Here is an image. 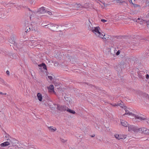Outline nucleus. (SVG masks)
Returning <instances> with one entry per match:
<instances>
[{"label":"nucleus","mask_w":149,"mask_h":149,"mask_svg":"<svg viewBox=\"0 0 149 149\" xmlns=\"http://www.w3.org/2000/svg\"><path fill=\"white\" fill-rule=\"evenodd\" d=\"M31 25L32 26L31 28L29 27L28 29H29V31L31 30V31H36V29L35 28V27L36 26V23L34 22H32L31 23Z\"/></svg>","instance_id":"obj_8"},{"label":"nucleus","mask_w":149,"mask_h":149,"mask_svg":"<svg viewBox=\"0 0 149 149\" xmlns=\"http://www.w3.org/2000/svg\"><path fill=\"white\" fill-rule=\"evenodd\" d=\"M148 1V2L149 3V1Z\"/></svg>","instance_id":"obj_64"},{"label":"nucleus","mask_w":149,"mask_h":149,"mask_svg":"<svg viewBox=\"0 0 149 149\" xmlns=\"http://www.w3.org/2000/svg\"><path fill=\"white\" fill-rule=\"evenodd\" d=\"M10 144V143L9 142L6 141L1 143L0 144V146L1 147H5L7 146Z\"/></svg>","instance_id":"obj_13"},{"label":"nucleus","mask_w":149,"mask_h":149,"mask_svg":"<svg viewBox=\"0 0 149 149\" xmlns=\"http://www.w3.org/2000/svg\"><path fill=\"white\" fill-rule=\"evenodd\" d=\"M112 48L113 49H114V48L113 47H112Z\"/></svg>","instance_id":"obj_63"},{"label":"nucleus","mask_w":149,"mask_h":149,"mask_svg":"<svg viewBox=\"0 0 149 149\" xmlns=\"http://www.w3.org/2000/svg\"><path fill=\"white\" fill-rule=\"evenodd\" d=\"M146 123H149V120H147L146 121Z\"/></svg>","instance_id":"obj_54"},{"label":"nucleus","mask_w":149,"mask_h":149,"mask_svg":"<svg viewBox=\"0 0 149 149\" xmlns=\"http://www.w3.org/2000/svg\"><path fill=\"white\" fill-rule=\"evenodd\" d=\"M32 16V17H33V16H34V15H33V14H31V15H30V19H31V17Z\"/></svg>","instance_id":"obj_47"},{"label":"nucleus","mask_w":149,"mask_h":149,"mask_svg":"<svg viewBox=\"0 0 149 149\" xmlns=\"http://www.w3.org/2000/svg\"><path fill=\"white\" fill-rule=\"evenodd\" d=\"M121 123L122 125L125 127H127L128 125V124L127 122L123 120L121 121Z\"/></svg>","instance_id":"obj_14"},{"label":"nucleus","mask_w":149,"mask_h":149,"mask_svg":"<svg viewBox=\"0 0 149 149\" xmlns=\"http://www.w3.org/2000/svg\"><path fill=\"white\" fill-rule=\"evenodd\" d=\"M123 65H118L116 68V70L118 72H120L122 71V69L123 68Z\"/></svg>","instance_id":"obj_11"},{"label":"nucleus","mask_w":149,"mask_h":149,"mask_svg":"<svg viewBox=\"0 0 149 149\" xmlns=\"http://www.w3.org/2000/svg\"><path fill=\"white\" fill-rule=\"evenodd\" d=\"M101 22H105L107 21V20L104 19H102L101 20Z\"/></svg>","instance_id":"obj_41"},{"label":"nucleus","mask_w":149,"mask_h":149,"mask_svg":"<svg viewBox=\"0 0 149 149\" xmlns=\"http://www.w3.org/2000/svg\"><path fill=\"white\" fill-rule=\"evenodd\" d=\"M149 56V53L146 52L144 55V56L146 57H147Z\"/></svg>","instance_id":"obj_29"},{"label":"nucleus","mask_w":149,"mask_h":149,"mask_svg":"<svg viewBox=\"0 0 149 149\" xmlns=\"http://www.w3.org/2000/svg\"><path fill=\"white\" fill-rule=\"evenodd\" d=\"M47 11L45 10V8L44 7H42L39 8L38 11L36 12H35L34 13L36 14L37 13L39 14H42L46 12Z\"/></svg>","instance_id":"obj_4"},{"label":"nucleus","mask_w":149,"mask_h":149,"mask_svg":"<svg viewBox=\"0 0 149 149\" xmlns=\"http://www.w3.org/2000/svg\"><path fill=\"white\" fill-rule=\"evenodd\" d=\"M38 66L39 67H42L45 70H47V68L46 66L45 63H42L41 64L39 65Z\"/></svg>","instance_id":"obj_17"},{"label":"nucleus","mask_w":149,"mask_h":149,"mask_svg":"<svg viewBox=\"0 0 149 149\" xmlns=\"http://www.w3.org/2000/svg\"><path fill=\"white\" fill-rule=\"evenodd\" d=\"M45 26H47V28H48L50 29L53 31H61L58 29V26L55 24H49Z\"/></svg>","instance_id":"obj_1"},{"label":"nucleus","mask_w":149,"mask_h":149,"mask_svg":"<svg viewBox=\"0 0 149 149\" xmlns=\"http://www.w3.org/2000/svg\"><path fill=\"white\" fill-rule=\"evenodd\" d=\"M140 128H138L137 127L133 125H130L128 127L129 131H132L135 132L139 131Z\"/></svg>","instance_id":"obj_3"},{"label":"nucleus","mask_w":149,"mask_h":149,"mask_svg":"<svg viewBox=\"0 0 149 149\" xmlns=\"http://www.w3.org/2000/svg\"><path fill=\"white\" fill-rule=\"evenodd\" d=\"M141 20V22H142V21L143 20L142 19H140L139 18H138L136 20V22H139V21H138L139 20Z\"/></svg>","instance_id":"obj_37"},{"label":"nucleus","mask_w":149,"mask_h":149,"mask_svg":"<svg viewBox=\"0 0 149 149\" xmlns=\"http://www.w3.org/2000/svg\"><path fill=\"white\" fill-rule=\"evenodd\" d=\"M146 26L148 28H149V20L146 22Z\"/></svg>","instance_id":"obj_34"},{"label":"nucleus","mask_w":149,"mask_h":149,"mask_svg":"<svg viewBox=\"0 0 149 149\" xmlns=\"http://www.w3.org/2000/svg\"><path fill=\"white\" fill-rule=\"evenodd\" d=\"M26 32H28L29 31H29V29H27V28H26Z\"/></svg>","instance_id":"obj_46"},{"label":"nucleus","mask_w":149,"mask_h":149,"mask_svg":"<svg viewBox=\"0 0 149 149\" xmlns=\"http://www.w3.org/2000/svg\"><path fill=\"white\" fill-rule=\"evenodd\" d=\"M47 12L49 15H51L52 14V13L49 11H47Z\"/></svg>","instance_id":"obj_40"},{"label":"nucleus","mask_w":149,"mask_h":149,"mask_svg":"<svg viewBox=\"0 0 149 149\" xmlns=\"http://www.w3.org/2000/svg\"><path fill=\"white\" fill-rule=\"evenodd\" d=\"M48 77L51 80H52L53 79L52 77L51 76H48Z\"/></svg>","instance_id":"obj_39"},{"label":"nucleus","mask_w":149,"mask_h":149,"mask_svg":"<svg viewBox=\"0 0 149 149\" xmlns=\"http://www.w3.org/2000/svg\"><path fill=\"white\" fill-rule=\"evenodd\" d=\"M88 24H87V26L88 29L89 30L91 31L93 28L92 27V25L89 19V22L88 23Z\"/></svg>","instance_id":"obj_12"},{"label":"nucleus","mask_w":149,"mask_h":149,"mask_svg":"<svg viewBox=\"0 0 149 149\" xmlns=\"http://www.w3.org/2000/svg\"><path fill=\"white\" fill-rule=\"evenodd\" d=\"M114 53H115V50L116 51V49H115L114 50Z\"/></svg>","instance_id":"obj_56"},{"label":"nucleus","mask_w":149,"mask_h":149,"mask_svg":"<svg viewBox=\"0 0 149 149\" xmlns=\"http://www.w3.org/2000/svg\"><path fill=\"white\" fill-rule=\"evenodd\" d=\"M6 93H3V95H6Z\"/></svg>","instance_id":"obj_57"},{"label":"nucleus","mask_w":149,"mask_h":149,"mask_svg":"<svg viewBox=\"0 0 149 149\" xmlns=\"http://www.w3.org/2000/svg\"><path fill=\"white\" fill-rule=\"evenodd\" d=\"M132 4H133V5L134 6L135 8H137V7H140V6L139 5H138V4H136L134 3H132Z\"/></svg>","instance_id":"obj_28"},{"label":"nucleus","mask_w":149,"mask_h":149,"mask_svg":"<svg viewBox=\"0 0 149 149\" xmlns=\"http://www.w3.org/2000/svg\"><path fill=\"white\" fill-rule=\"evenodd\" d=\"M146 77L147 79H148L149 78V75L148 74H147L146 75Z\"/></svg>","instance_id":"obj_43"},{"label":"nucleus","mask_w":149,"mask_h":149,"mask_svg":"<svg viewBox=\"0 0 149 149\" xmlns=\"http://www.w3.org/2000/svg\"><path fill=\"white\" fill-rule=\"evenodd\" d=\"M41 25L42 26H46V25H44L43 24H41Z\"/></svg>","instance_id":"obj_51"},{"label":"nucleus","mask_w":149,"mask_h":149,"mask_svg":"<svg viewBox=\"0 0 149 149\" xmlns=\"http://www.w3.org/2000/svg\"><path fill=\"white\" fill-rule=\"evenodd\" d=\"M6 15H4L3 12H1L0 13V18H3L5 17Z\"/></svg>","instance_id":"obj_25"},{"label":"nucleus","mask_w":149,"mask_h":149,"mask_svg":"<svg viewBox=\"0 0 149 149\" xmlns=\"http://www.w3.org/2000/svg\"><path fill=\"white\" fill-rule=\"evenodd\" d=\"M45 27H46L45 28H47V26H45Z\"/></svg>","instance_id":"obj_59"},{"label":"nucleus","mask_w":149,"mask_h":149,"mask_svg":"<svg viewBox=\"0 0 149 149\" xmlns=\"http://www.w3.org/2000/svg\"><path fill=\"white\" fill-rule=\"evenodd\" d=\"M57 109L59 111H65L67 110V107L65 106H60L57 105Z\"/></svg>","instance_id":"obj_5"},{"label":"nucleus","mask_w":149,"mask_h":149,"mask_svg":"<svg viewBox=\"0 0 149 149\" xmlns=\"http://www.w3.org/2000/svg\"><path fill=\"white\" fill-rule=\"evenodd\" d=\"M48 89H49L50 90L52 91H53L54 93H56L54 91V87L53 85H50L49 86V87H48Z\"/></svg>","instance_id":"obj_23"},{"label":"nucleus","mask_w":149,"mask_h":149,"mask_svg":"<svg viewBox=\"0 0 149 149\" xmlns=\"http://www.w3.org/2000/svg\"><path fill=\"white\" fill-rule=\"evenodd\" d=\"M129 2L130 3L132 4V3H133L132 0H129Z\"/></svg>","instance_id":"obj_48"},{"label":"nucleus","mask_w":149,"mask_h":149,"mask_svg":"<svg viewBox=\"0 0 149 149\" xmlns=\"http://www.w3.org/2000/svg\"><path fill=\"white\" fill-rule=\"evenodd\" d=\"M60 140L63 143H65L67 141V140H65L62 138H60Z\"/></svg>","instance_id":"obj_31"},{"label":"nucleus","mask_w":149,"mask_h":149,"mask_svg":"<svg viewBox=\"0 0 149 149\" xmlns=\"http://www.w3.org/2000/svg\"><path fill=\"white\" fill-rule=\"evenodd\" d=\"M28 10H29V11H31L32 12H33V13H34V12H33V11H32L29 8H28Z\"/></svg>","instance_id":"obj_53"},{"label":"nucleus","mask_w":149,"mask_h":149,"mask_svg":"<svg viewBox=\"0 0 149 149\" xmlns=\"http://www.w3.org/2000/svg\"><path fill=\"white\" fill-rule=\"evenodd\" d=\"M31 1H30V3H32L33 2V0H31Z\"/></svg>","instance_id":"obj_50"},{"label":"nucleus","mask_w":149,"mask_h":149,"mask_svg":"<svg viewBox=\"0 0 149 149\" xmlns=\"http://www.w3.org/2000/svg\"><path fill=\"white\" fill-rule=\"evenodd\" d=\"M139 130V132H142V133H143L144 134H149V130L146 128L144 127L140 128Z\"/></svg>","instance_id":"obj_6"},{"label":"nucleus","mask_w":149,"mask_h":149,"mask_svg":"<svg viewBox=\"0 0 149 149\" xmlns=\"http://www.w3.org/2000/svg\"><path fill=\"white\" fill-rule=\"evenodd\" d=\"M138 76L139 78L140 79H143V77L140 74V73H138Z\"/></svg>","instance_id":"obj_32"},{"label":"nucleus","mask_w":149,"mask_h":149,"mask_svg":"<svg viewBox=\"0 0 149 149\" xmlns=\"http://www.w3.org/2000/svg\"><path fill=\"white\" fill-rule=\"evenodd\" d=\"M48 129L51 132H54L56 130V127H54V128H52V126L48 127Z\"/></svg>","instance_id":"obj_20"},{"label":"nucleus","mask_w":149,"mask_h":149,"mask_svg":"<svg viewBox=\"0 0 149 149\" xmlns=\"http://www.w3.org/2000/svg\"><path fill=\"white\" fill-rule=\"evenodd\" d=\"M95 136V135L94 134H93L91 136L92 137H94Z\"/></svg>","instance_id":"obj_52"},{"label":"nucleus","mask_w":149,"mask_h":149,"mask_svg":"<svg viewBox=\"0 0 149 149\" xmlns=\"http://www.w3.org/2000/svg\"><path fill=\"white\" fill-rule=\"evenodd\" d=\"M120 50H118L116 53V55H119L120 54Z\"/></svg>","instance_id":"obj_36"},{"label":"nucleus","mask_w":149,"mask_h":149,"mask_svg":"<svg viewBox=\"0 0 149 149\" xmlns=\"http://www.w3.org/2000/svg\"><path fill=\"white\" fill-rule=\"evenodd\" d=\"M66 110L67 111L72 114H75V113H76L74 111L70 109H69L68 108V109H67Z\"/></svg>","instance_id":"obj_24"},{"label":"nucleus","mask_w":149,"mask_h":149,"mask_svg":"<svg viewBox=\"0 0 149 149\" xmlns=\"http://www.w3.org/2000/svg\"><path fill=\"white\" fill-rule=\"evenodd\" d=\"M69 59L70 61H74L76 59V57H74V56H70L69 58Z\"/></svg>","instance_id":"obj_22"},{"label":"nucleus","mask_w":149,"mask_h":149,"mask_svg":"<svg viewBox=\"0 0 149 149\" xmlns=\"http://www.w3.org/2000/svg\"><path fill=\"white\" fill-rule=\"evenodd\" d=\"M148 99H149V95L148 97Z\"/></svg>","instance_id":"obj_58"},{"label":"nucleus","mask_w":149,"mask_h":149,"mask_svg":"<svg viewBox=\"0 0 149 149\" xmlns=\"http://www.w3.org/2000/svg\"><path fill=\"white\" fill-rule=\"evenodd\" d=\"M126 112L125 114H124L123 116H124L125 114L128 115H132L135 117L136 119H139L141 120H144L146 119L144 118L139 116L137 115H135V114H133L131 112H130L128 111L125 110Z\"/></svg>","instance_id":"obj_2"},{"label":"nucleus","mask_w":149,"mask_h":149,"mask_svg":"<svg viewBox=\"0 0 149 149\" xmlns=\"http://www.w3.org/2000/svg\"><path fill=\"white\" fill-rule=\"evenodd\" d=\"M134 49L133 50H137L138 49L139 45L138 43H136L134 45Z\"/></svg>","instance_id":"obj_21"},{"label":"nucleus","mask_w":149,"mask_h":149,"mask_svg":"<svg viewBox=\"0 0 149 149\" xmlns=\"http://www.w3.org/2000/svg\"><path fill=\"white\" fill-rule=\"evenodd\" d=\"M86 83V84H87V85H89V84L88 83ZM89 85H91V86H94L93 85H92V84H89Z\"/></svg>","instance_id":"obj_49"},{"label":"nucleus","mask_w":149,"mask_h":149,"mask_svg":"<svg viewBox=\"0 0 149 149\" xmlns=\"http://www.w3.org/2000/svg\"><path fill=\"white\" fill-rule=\"evenodd\" d=\"M148 0H146V1H148Z\"/></svg>","instance_id":"obj_60"},{"label":"nucleus","mask_w":149,"mask_h":149,"mask_svg":"<svg viewBox=\"0 0 149 149\" xmlns=\"http://www.w3.org/2000/svg\"><path fill=\"white\" fill-rule=\"evenodd\" d=\"M58 65V63L57 62H56L54 63V65L55 66H57Z\"/></svg>","instance_id":"obj_45"},{"label":"nucleus","mask_w":149,"mask_h":149,"mask_svg":"<svg viewBox=\"0 0 149 149\" xmlns=\"http://www.w3.org/2000/svg\"><path fill=\"white\" fill-rule=\"evenodd\" d=\"M108 36L107 37H106L105 38H104V39H108L109 38V39H110L111 38V36Z\"/></svg>","instance_id":"obj_33"},{"label":"nucleus","mask_w":149,"mask_h":149,"mask_svg":"<svg viewBox=\"0 0 149 149\" xmlns=\"http://www.w3.org/2000/svg\"><path fill=\"white\" fill-rule=\"evenodd\" d=\"M74 6L77 8H80V6H81V4H76L74 5Z\"/></svg>","instance_id":"obj_27"},{"label":"nucleus","mask_w":149,"mask_h":149,"mask_svg":"<svg viewBox=\"0 0 149 149\" xmlns=\"http://www.w3.org/2000/svg\"><path fill=\"white\" fill-rule=\"evenodd\" d=\"M116 1L118 2V3H123V2H125V1H123L122 2H121V1L120 0H116Z\"/></svg>","instance_id":"obj_38"},{"label":"nucleus","mask_w":149,"mask_h":149,"mask_svg":"<svg viewBox=\"0 0 149 149\" xmlns=\"http://www.w3.org/2000/svg\"><path fill=\"white\" fill-rule=\"evenodd\" d=\"M115 137L116 139L119 140L120 139H123V137L122 136H121V135H119L117 134L115 135Z\"/></svg>","instance_id":"obj_18"},{"label":"nucleus","mask_w":149,"mask_h":149,"mask_svg":"<svg viewBox=\"0 0 149 149\" xmlns=\"http://www.w3.org/2000/svg\"><path fill=\"white\" fill-rule=\"evenodd\" d=\"M26 146L24 144H23L22 143H20L19 144V149H25Z\"/></svg>","instance_id":"obj_16"},{"label":"nucleus","mask_w":149,"mask_h":149,"mask_svg":"<svg viewBox=\"0 0 149 149\" xmlns=\"http://www.w3.org/2000/svg\"><path fill=\"white\" fill-rule=\"evenodd\" d=\"M99 29L100 27L99 26L93 27L91 31L94 33L96 36H97V34L99 33L100 32L99 31Z\"/></svg>","instance_id":"obj_7"},{"label":"nucleus","mask_w":149,"mask_h":149,"mask_svg":"<svg viewBox=\"0 0 149 149\" xmlns=\"http://www.w3.org/2000/svg\"><path fill=\"white\" fill-rule=\"evenodd\" d=\"M0 94L3 95V93L2 92H0Z\"/></svg>","instance_id":"obj_55"},{"label":"nucleus","mask_w":149,"mask_h":149,"mask_svg":"<svg viewBox=\"0 0 149 149\" xmlns=\"http://www.w3.org/2000/svg\"><path fill=\"white\" fill-rule=\"evenodd\" d=\"M37 96L38 100L40 101H41L42 99V95L40 93H38L37 94Z\"/></svg>","instance_id":"obj_19"},{"label":"nucleus","mask_w":149,"mask_h":149,"mask_svg":"<svg viewBox=\"0 0 149 149\" xmlns=\"http://www.w3.org/2000/svg\"><path fill=\"white\" fill-rule=\"evenodd\" d=\"M108 50H109L108 51L110 52V53H111V54H112L113 53H112L111 52V48L110 49L109 48L108 49Z\"/></svg>","instance_id":"obj_42"},{"label":"nucleus","mask_w":149,"mask_h":149,"mask_svg":"<svg viewBox=\"0 0 149 149\" xmlns=\"http://www.w3.org/2000/svg\"><path fill=\"white\" fill-rule=\"evenodd\" d=\"M99 33V34L97 35V37H99L100 38L104 39L103 37L105 36V34L104 33H103V34L101 33L100 32Z\"/></svg>","instance_id":"obj_15"},{"label":"nucleus","mask_w":149,"mask_h":149,"mask_svg":"<svg viewBox=\"0 0 149 149\" xmlns=\"http://www.w3.org/2000/svg\"><path fill=\"white\" fill-rule=\"evenodd\" d=\"M9 73H10V72L9 71H8V70L6 71V73L8 75H9Z\"/></svg>","instance_id":"obj_44"},{"label":"nucleus","mask_w":149,"mask_h":149,"mask_svg":"<svg viewBox=\"0 0 149 149\" xmlns=\"http://www.w3.org/2000/svg\"><path fill=\"white\" fill-rule=\"evenodd\" d=\"M6 137H7V136H6Z\"/></svg>","instance_id":"obj_61"},{"label":"nucleus","mask_w":149,"mask_h":149,"mask_svg":"<svg viewBox=\"0 0 149 149\" xmlns=\"http://www.w3.org/2000/svg\"><path fill=\"white\" fill-rule=\"evenodd\" d=\"M112 48L113 49H114V48L113 47H112Z\"/></svg>","instance_id":"obj_62"},{"label":"nucleus","mask_w":149,"mask_h":149,"mask_svg":"<svg viewBox=\"0 0 149 149\" xmlns=\"http://www.w3.org/2000/svg\"><path fill=\"white\" fill-rule=\"evenodd\" d=\"M0 81L4 84H6V82L1 78H0Z\"/></svg>","instance_id":"obj_30"},{"label":"nucleus","mask_w":149,"mask_h":149,"mask_svg":"<svg viewBox=\"0 0 149 149\" xmlns=\"http://www.w3.org/2000/svg\"><path fill=\"white\" fill-rule=\"evenodd\" d=\"M9 42L13 44L14 45L13 47L14 49H15V47H18L17 44L15 43V41L14 40V39L13 38H10V39H9Z\"/></svg>","instance_id":"obj_10"},{"label":"nucleus","mask_w":149,"mask_h":149,"mask_svg":"<svg viewBox=\"0 0 149 149\" xmlns=\"http://www.w3.org/2000/svg\"><path fill=\"white\" fill-rule=\"evenodd\" d=\"M111 104L114 106H119V103H118L117 104Z\"/></svg>","instance_id":"obj_35"},{"label":"nucleus","mask_w":149,"mask_h":149,"mask_svg":"<svg viewBox=\"0 0 149 149\" xmlns=\"http://www.w3.org/2000/svg\"><path fill=\"white\" fill-rule=\"evenodd\" d=\"M56 54L55 55V57L59 60L62 59V56L60 52L56 51Z\"/></svg>","instance_id":"obj_9"},{"label":"nucleus","mask_w":149,"mask_h":149,"mask_svg":"<svg viewBox=\"0 0 149 149\" xmlns=\"http://www.w3.org/2000/svg\"><path fill=\"white\" fill-rule=\"evenodd\" d=\"M118 103H119V105L121 107H122L123 106V102L121 101H120Z\"/></svg>","instance_id":"obj_26"}]
</instances>
